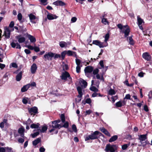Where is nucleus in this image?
Masks as SVG:
<instances>
[{
	"label": "nucleus",
	"instance_id": "obj_1",
	"mask_svg": "<svg viewBox=\"0 0 152 152\" xmlns=\"http://www.w3.org/2000/svg\"><path fill=\"white\" fill-rule=\"evenodd\" d=\"M101 133L98 131H95L93 133L91 134L88 136L86 137L85 138L86 141L89 140H93L97 139L99 137V134Z\"/></svg>",
	"mask_w": 152,
	"mask_h": 152
},
{
	"label": "nucleus",
	"instance_id": "obj_2",
	"mask_svg": "<svg viewBox=\"0 0 152 152\" xmlns=\"http://www.w3.org/2000/svg\"><path fill=\"white\" fill-rule=\"evenodd\" d=\"M60 77L62 80L65 81L67 80L69 84H70L72 82V78L69 73L66 71L62 72Z\"/></svg>",
	"mask_w": 152,
	"mask_h": 152
},
{
	"label": "nucleus",
	"instance_id": "obj_3",
	"mask_svg": "<svg viewBox=\"0 0 152 152\" xmlns=\"http://www.w3.org/2000/svg\"><path fill=\"white\" fill-rule=\"evenodd\" d=\"M117 149V147L115 145H110V144L106 145L104 150L106 151H110V152H114Z\"/></svg>",
	"mask_w": 152,
	"mask_h": 152
},
{
	"label": "nucleus",
	"instance_id": "obj_4",
	"mask_svg": "<svg viewBox=\"0 0 152 152\" xmlns=\"http://www.w3.org/2000/svg\"><path fill=\"white\" fill-rule=\"evenodd\" d=\"M14 30V28L10 29L9 28L5 27L4 28V33L3 36H4L5 38L7 39H9L10 37V32L13 31Z\"/></svg>",
	"mask_w": 152,
	"mask_h": 152
},
{
	"label": "nucleus",
	"instance_id": "obj_5",
	"mask_svg": "<svg viewBox=\"0 0 152 152\" xmlns=\"http://www.w3.org/2000/svg\"><path fill=\"white\" fill-rule=\"evenodd\" d=\"M147 134L140 135H139V140L141 144L143 145L144 146L147 144L146 141L143 142L147 139Z\"/></svg>",
	"mask_w": 152,
	"mask_h": 152
},
{
	"label": "nucleus",
	"instance_id": "obj_6",
	"mask_svg": "<svg viewBox=\"0 0 152 152\" xmlns=\"http://www.w3.org/2000/svg\"><path fill=\"white\" fill-rule=\"evenodd\" d=\"M61 118L62 123H64V124L63 125L61 124L60 128L64 127L66 128H68L69 127V123L67 121L65 122V116L64 114H61Z\"/></svg>",
	"mask_w": 152,
	"mask_h": 152
},
{
	"label": "nucleus",
	"instance_id": "obj_7",
	"mask_svg": "<svg viewBox=\"0 0 152 152\" xmlns=\"http://www.w3.org/2000/svg\"><path fill=\"white\" fill-rule=\"evenodd\" d=\"M28 111L31 115L34 116L36 114L38 113V108L36 107H34L28 109Z\"/></svg>",
	"mask_w": 152,
	"mask_h": 152
},
{
	"label": "nucleus",
	"instance_id": "obj_8",
	"mask_svg": "<svg viewBox=\"0 0 152 152\" xmlns=\"http://www.w3.org/2000/svg\"><path fill=\"white\" fill-rule=\"evenodd\" d=\"M77 90L78 93V95L77 96V97L79 98V99L77 100L76 99V100L77 102L79 103L81 100V98L83 94L82 92V88L80 87H77Z\"/></svg>",
	"mask_w": 152,
	"mask_h": 152
},
{
	"label": "nucleus",
	"instance_id": "obj_9",
	"mask_svg": "<svg viewBox=\"0 0 152 152\" xmlns=\"http://www.w3.org/2000/svg\"><path fill=\"white\" fill-rule=\"evenodd\" d=\"M93 44L98 46L100 48H103L108 45L107 43H106V44H104V42H101L97 40L93 41Z\"/></svg>",
	"mask_w": 152,
	"mask_h": 152
},
{
	"label": "nucleus",
	"instance_id": "obj_10",
	"mask_svg": "<svg viewBox=\"0 0 152 152\" xmlns=\"http://www.w3.org/2000/svg\"><path fill=\"white\" fill-rule=\"evenodd\" d=\"M52 124H53L52 125V127H53V128L49 130V132H52L54 131L55 129L58 128L60 129V126H61V124H58L57 123H56V121H52Z\"/></svg>",
	"mask_w": 152,
	"mask_h": 152
},
{
	"label": "nucleus",
	"instance_id": "obj_11",
	"mask_svg": "<svg viewBox=\"0 0 152 152\" xmlns=\"http://www.w3.org/2000/svg\"><path fill=\"white\" fill-rule=\"evenodd\" d=\"M124 29L121 31V32L124 34V37H127L129 35L130 32V29L127 25L124 26Z\"/></svg>",
	"mask_w": 152,
	"mask_h": 152
},
{
	"label": "nucleus",
	"instance_id": "obj_12",
	"mask_svg": "<svg viewBox=\"0 0 152 152\" xmlns=\"http://www.w3.org/2000/svg\"><path fill=\"white\" fill-rule=\"evenodd\" d=\"M55 53L51 52H48V53L45 54L44 56V57L45 59H47L48 60H52V58L54 56Z\"/></svg>",
	"mask_w": 152,
	"mask_h": 152
},
{
	"label": "nucleus",
	"instance_id": "obj_13",
	"mask_svg": "<svg viewBox=\"0 0 152 152\" xmlns=\"http://www.w3.org/2000/svg\"><path fill=\"white\" fill-rule=\"evenodd\" d=\"M15 38L18 39V42L20 43L24 42L26 40V38L24 37H22L21 35L16 36Z\"/></svg>",
	"mask_w": 152,
	"mask_h": 152
},
{
	"label": "nucleus",
	"instance_id": "obj_14",
	"mask_svg": "<svg viewBox=\"0 0 152 152\" xmlns=\"http://www.w3.org/2000/svg\"><path fill=\"white\" fill-rule=\"evenodd\" d=\"M142 56L143 58L146 60L147 61H149L150 60L151 57L149 53L147 52L144 53L142 55Z\"/></svg>",
	"mask_w": 152,
	"mask_h": 152
},
{
	"label": "nucleus",
	"instance_id": "obj_15",
	"mask_svg": "<svg viewBox=\"0 0 152 152\" xmlns=\"http://www.w3.org/2000/svg\"><path fill=\"white\" fill-rule=\"evenodd\" d=\"M28 39L31 43H34L36 42V40L35 38L33 36L30 34H28V33H26Z\"/></svg>",
	"mask_w": 152,
	"mask_h": 152
},
{
	"label": "nucleus",
	"instance_id": "obj_16",
	"mask_svg": "<svg viewBox=\"0 0 152 152\" xmlns=\"http://www.w3.org/2000/svg\"><path fill=\"white\" fill-rule=\"evenodd\" d=\"M71 43L68 42H65L64 41L60 42L59 43L60 46L62 48L64 47H66L68 45H69Z\"/></svg>",
	"mask_w": 152,
	"mask_h": 152
},
{
	"label": "nucleus",
	"instance_id": "obj_17",
	"mask_svg": "<svg viewBox=\"0 0 152 152\" xmlns=\"http://www.w3.org/2000/svg\"><path fill=\"white\" fill-rule=\"evenodd\" d=\"M37 65L35 64H33L31 66V71L32 74H34L35 73L37 69Z\"/></svg>",
	"mask_w": 152,
	"mask_h": 152
},
{
	"label": "nucleus",
	"instance_id": "obj_18",
	"mask_svg": "<svg viewBox=\"0 0 152 152\" xmlns=\"http://www.w3.org/2000/svg\"><path fill=\"white\" fill-rule=\"evenodd\" d=\"M93 70V68L90 66H88L85 67L84 69V71L85 74H86L87 73H91L92 72Z\"/></svg>",
	"mask_w": 152,
	"mask_h": 152
},
{
	"label": "nucleus",
	"instance_id": "obj_19",
	"mask_svg": "<svg viewBox=\"0 0 152 152\" xmlns=\"http://www.w3.org/2000/svg\"><path fill=\"white\" fill-rule=\"evenodd\" d=\"M53 4L56 6H63L65 5V3L63 1L60 0H57L54 2Z\"/></svg>",
	"mask_w": 152,
	"mask_h": 152
},
{
	"label": "nucleus",
	"instance_id": "obj_20",
	"mask_svg": "<svg viewBox=\"0 0 152 152\" xmlns=\"http://www.w3.org/2000/svg\"><path fill=\"white\" fill-rule=\"evenodd\" d=\"M29 17L31 22L33 23H36V22L34 21V20L37 18L35 16L31 13L29 15Z\"/></svg>",
	"mask_w": 152,
	"mask_h": 152
},
{
	"label": "nucleus",
	"instance_id": "obj_21",
	"mask_svg": "<svg viewBox=\"0 0 152 152\" xmlns=\"http://www.w3.org/2000/svg\"><path fill=\"white\" fill-rule=\"evenodd\" d=\"M47 18L49 20H52L56 19L58 18V16L56 15L50 13H49L47 15Z\"/></svg>",
	"mask_w": 152,
	"mask_h": 152
},
{
	"label": "nucleus",
	"instance_id": "obj_22",
	"mask_svg": "<svg viewBox=\"0 0 152 152\" xmlns=\"http://www.w3.org/2000/svg\"><path fill=\"white\" fill-rule=\"evenodd\" d=\"M24 128L23 127L19 128L18 130V133L20 134L21 137L23 138L24 137Z\"/></svg>",
	"mask_w": 152,
	"mask_h": 152
},
{
	"label": "nucleus",
	"instance_id": "obj_23",
	"mask_svg": "<svg viewBox=\"0 0 152 152\" xmlns=\"http://www.w3.org/2000/svg\"><path fill=\"white\" fill-rule=\"evenodd\" d=\"M137 23L138 26L141 25L142 23H144L143 20L141 19L140 16L138 15L137 17Z\"/></svg>",
	"mask_w": 152,
	"mask_h": 152
},
{
	"label": "nucleus",
	"instance_id": "obj_24",
	"mask_svg": "<svg viewBox=\"0 0 152 152\" xmlns=\"http://www.w3.org/2000/svg\"><path fill=\"white\" fill-rule=\"evenodd\" d=\"M99 129L102 132L104 133L106 135L110 136V134L109 132L104 127L100 128Z\"/></svg>",
	"mask_w": 152,
	"mask_h": 152
},
{
	"label": "nucleus",
	"instance_id": "obj_25",
	"mask_svg": "<svg viewBox=\"0 0 152 152\" xmlns=\"http://www.w3.org/2000/svg\"><path fill=\"white\" fill-rule=\"evenodd\" d=\"M30 87V84H28L24 86L21 89L22 92H24L27 91Z\"/></svg>",
	"mask_w": 152,
	"mask_h": 152
},
{
	"label": "nucleus",
	"instance_id": "obj_26",
	"mask_svg": "<svg viewBox=\"0 0 152 152\" xmlns=\"http://www.w3.org/2000/svg\"><path fill=\"white\" fill-rule=\"evenodd\" d=\"M22 71H20L19 72V73L17 75L16 77V80L18 81H20L22 77Z\"/></svg>",
	"mask_w": 152,
	"mask_h": 152
},
{
	"label": "nucleus",
	"instance_id": "obj_27",
	"mask_svg": "<svg viewBox=\"0 0 152 152\" xmlns=\"http://www.w3.org/2000/svg\"><path fill=\"white\" fill-rule=\"evenodd\" d=\"M66 54L68 56H75L76 55L75 52L70 50L66 51Z\"/></svg>",
	"mask_w": 152,
	"mask_h": 152
},
{
	"label": "nucleus",
	"instance_id": "obj_28",
	"mask_svg": "<svg viewBox=\"0 0 152 152\" xmlns=\"http://www.w3.org/2000/svg\"><path fill=\"white\" fill-rule=\"evenodd\" d=\"M20 28L19 29V30L16 31V32L18 33L23 32H25L27 31V29L26 28H24L23 26L20 27Z\"/></svg>",
	"mask_w": 152,
	"mask_h": 152
},
{
	"label": "nucleus",
	"instance_id": "obj_29",
	"mask_svg": "<svg viewBox=\"0 0 152 152\" xmlns=\"http://www.w3.org/2000/svg\"><path fill=\"white\" fill-rule=\"evenodd\" d=\"M48 126H44L42 127L41 129H38L37 130L40 131L42 132H45L47 130Z\"/></svg>",
	"mask_w": 152,
	"mask_h": 152
},
{
	"label": "nucleus",
	"instance_id": "obj_30",
	"mask_svg": "<svg viewBox=\"0 0 152 152\" xmlns=\"http://www.w3.org/2000/svg\"><path fill=\"white\" fill-rule=\"evenodd\" d=\"M41 141V139L38 138L33 141L32 143L34 145L36 146Z\"/></svg>",
	"mask_w": 152,
	"mask_h": 152
},
{
	"label": "nucleus",
	"instance_id": "obj_31",
	"mask_svg": "<svg viewBox=\"0 0 152 152\" xmlns=\"http://www.w3.org/2000/svg\"><path fill=\"white\" fill-rule=\"evenodd\" d=\"M128 41L130 44L133 45L134 44V42L132 38V37H129L127 38Z\"/></svg>",
	"mask_w": 152,
	"mask_h": 152
},
{
	"label": "nucleus",
	"instance_id": "obj_32",
	"mask_svg": "<svg viewBox=\"0 0 152 152\" xmlns=\"http://www.w3.org/2000/svg\"><path fill=\"white\" fill-rule=\"evenodd\" d=\"M118 138V136L117 135H114L109 140V142H111L114 141L116 140Z\"/></svg>",
	"mask_w": 152,
	"mask_h": 152
},
{
	"label": "nucleus",
	"instance_id": "obj_33",
	"mask_svg": "<svg viewBox=\"0 0 152 152\" xmlns=\"http://www.w3.org/2000/svg\"><path fill=\"white\" fill-rule=\"evenodd\" d=\"M39 125L40 124L39 123H37V124H33L31 125L30 127L32 129L38 128Z\"/></svg>",
	"mask_w": 152,
	"mask_h": 152
},
{
	"label": "nucleus",
	"instance_id": "obj_34",
	"mask_svg": "<svg viewBox=\"0 0 152 152\" xmlns=\"http://www.w3.org/2000/svg\"><path fill=\"white\" fill-rule=\"evenodd\" d=\"M90 89L92 91L96 92L99 91L98 89L94 86H92L90 88Z\"/></svg>",
	"mask_w": 152,
	"mask_h": 152
},
{
	"label": "nucleus",
	"instance_id": "obj_35",
	"mask_svg": "<svg viewBox=\"0 0 152 152\" xmlns=\"http://www.w3.org/2000/svg\"><path fill=\"white\" fill-rule=\"evenodd\" d=\"M29 99L28 97H25L23 98L22 99V102L24 104H26L28 102Z\"/></svg>",
	"mask_w": 152,
	"mask_h": 152
},
{
	"label": "nucleus",
	"instance_id": "obj_36",
	"mask_svg": "<svg viewBox=\"0 0 152 152\" xmlns=\"http://www.w3.org/2000/svg\"><path fill=\"white\" fill-rule=\"evenodd\" d=\"M109 35L108 34H106L105 36L104 42V44H106L107 43V41L109 39Z\"/></svg>",
	"mask_w": 152,
	"mask_h": 152
},
{
	"label": "nucleus",
	"instance_id": "obj_37",
	"mask_svg": "<svg viewBox=\"0 0 152 152\" xmlns=\"http://www.w3.org/2000/svg\"><path fill=\"white\" fill-rule=\"evenodd\" d=\"M102 22L105 25L109 24V22L107 21V19L104 18H102Z\"/></svg>",
	"mask_w": 152,
	"mask_h": 152
},
{
	"label": "nucleus",
	"instance_id": "obj_38",
	"mask_svg": "<svg viewBox=\"0 0 152 152\" xmlns=\"http://www.w3.org/2000/svg\"><path fill=\"white\" fill-rule=\"evenodd\" d=\"M130 145V143L128 144H125L122 146V149L123 150H125L127 149L128 147Z\"/></svg>",
	"mask_w": 152,
	"mask_h": 152
},
{
	"label": "nucleus",
	"instance_id": "obj_39",
	"mask_svg": "<svg viewBox=\"0 0 152 152\" xmlns=\"http://www.w3.org/2000/svg\"><path fill=\"white\" fill-rule=\"evenodd\" d=\"M115 91L112 89H110L109 91L108 94L110 95H113L115 94Z\"/></svg>",
	"mask_w": 152,
	"mask_h": 152
},
{
	"label": "nucleus",
	"instance_id": "obj_40",
	"mask_svg": "<svg viewBox=\"0 0 152 152\" xmlns=\"http://www.w3.org/2000/svg\"><path fill=\"white\" fill-rule=\"evenodd\" d=\"M14 25V23L13 21H12L10 23L9 26L7 28H9L10 29L12 28H13Z\"/></svg>",
	"mask_w": 152,
	"mask_h": 152
},
{
	"label": "nucleus",
	"instance_id": "obj_41",
	"mask_svg": "<svg viewBox=\"0 0 152 152\" xmlns=\"http://www.w3.org/2000/svg\"><path fill=\"white\" fill-rule=\"evenodd\" d=\"M121 101H119L115 103V106L117 107H120L122 106Z\"/></svg>",
	"mask_w": 152,
	"mask_h": 152
},
{
	"label": "nucleus",
	"instance_id": "obj_42",
	"mask_svg": "<svg viewBox=\"0 0 152 152\" xmlns=\"http://www.w3.org/2000/svg\"><path fill=\"white\" fill-rule=\"evenodd\" d=\"M81 83L82 85H83L84 88H85L86 87L87 85V82L84 80H82L81 81Z\"/></svg>",
	"mask_w": 152,
	"mask_h": 152
},
{
	"label": "nucleus",
	"instance_id": "obj_43",
	"mask_svg": "<svg viewBox=\"0 0 152 152\" xmlns=\"http://www.w3.org/2000/svg\"><path fill=\"white\" fill-rule=\"evenodd\" d=\"M66 54V51H64L62 52L61 53V56L62 59H64V58L65 55Z\"/></svg>",
	"mask_w": 152,
	"mask_h": 152
},
{
	"label": "nucleus",
	"instance_id": "obj_44",
	"mask_svg": "<svg viewBox=\"0 0 152 152\" xmlns=\"http://www.w3.org/2000/svg\"><path fill=\"white\" fill-rule=\"evenodd\" d=\"M39 134V132H37L31 134L32 137L33 138H35Z\"/></svg>",
	"mask_w": 152,
	"mask_h": 152
},
{
	"label": "nucleus",
	"instance_id": "obj_45",
	"mask_svg": "<svg viewBox=\"0 0 152 152\" xmlns=\"http://www.w3.org/2000/svg\"><path fill=\"white\" fill-rule=\"evenodd\" d=\"M22 16L21 13H19L18 15V20L20 21L22 19Z\"/></svg>",
	"mask_w": 152,
	"mask_h": 152
},
{
	"label": "nucleus",
	"instance_id": "obj_46",
	"mask_svg": "<svg viewBox=\"0 0 152 152\" xmlns=\"http://www.w3.org/2000/svg\"><path fill=\"white\" fill-rule=\"evenodd\" d=\"M117 26L119 29L121 30V31L123 30L124 28V26H122V25L121 24H118L117 25Z\"/></svg>",
	"mask_w": 152,
	"mask_h": 152
},
{
	"label": "nucleus",
	"instance_id": "obj_47",
	"mask_svg": "<svg viewBox=\"0 0 152 152\" xmlns=\"http://www.w3.org/2000/svg\"><path fill=\"white\" fill-rule=\"evenodd\" d=\"M72 129L74 132H77V127L75 124H73L72 125Z\"/></svg>",
	"mask_w": 152,
	"mask_h": 152
},
{
	"label": "nucleus",
	"instance_id": "obj_48",
	"mask_svg": "<svg viewBox=\"0 0 152 152\" xmlns=\"http://www.w3.org/2000/svg\"><path fill=\"white\" fill-rule=\"evenodd\" d=\"M77 66H79L81 63V61L78 59H76L75 60Z\"/></svg>",
	"mask_w": 152,
	"mask_h": 152
},
{
	"label": "nucleus",
	"instance_id": "obj_49",
	"mask_svg": "<svg viewBox=\"0 0 152 152\" xmlns=\"http://www.w3.org/2000/svg\"><path fill=\"white\" fill-rule=\"evenodd\" d=\"M118 96L116 95L115 96H113L112 97V101L113 103H114L115 101V100L117 99L118 98Z\"/></svg>",
	"mask_w": 152,
	"mask_h": 152
},
{
	"label": "nucleus",
	"instance_id": "obj_50",
	"mask_svg": "<svg viewBox=\"0 0 152 152\" xmlns=\"http://www.w3.org/2000/svg\"><path fill=\"white\" fill-rule=\"evenodd\" d=\"M6 152H13L12 151V149L11 148H9L7 147L6 148Z\"/></svg>",
	"mask_w": 152,
	"mask_h": 152
},
{
	"label": "nucleus",
	"instance_id": "obj_51",
	"mask_svg": "<svg viewBox=\"0 0 152 152\" xmlns=\"http://www.w3.org/2000/svg\"><path fill=\"white\" fill-rule=\"evenodd\" d=\"M99 69H94L93 71V74L94 75H97V74H98V73L99 72Z\"/></svg>",
	"mask_w": 152,
	"mask_h": 152
},
{
	"label": "nucleus",
	"instance_id": "obj_52",
	"mask_svg": "<svg viewBox=\"0 0 152 152\" xmlns=\"http://www.w3.org/2000/svg\"><path fill=\"white\" fill-rule=\"evenodd\" d=\"M80 67L79 66H77L76 67V72L77 73H79L80 72Z\"/></svg>",
	"mask_w": 152,
	"mask_h": 152
},
{
	"label": "nucleus",
	"instance_id": "obj_53",
	"mask_svg": "<svg viewBox=\"0 0 152 152\" xmlns=\"http://www.w3.org/2000/svg\"><path fill=\"white\" fill-rule=\"evenodd\" d=\"M99 64L101 66V68H104V62L102 60L101 61L99 62Z\"/></svg>",
	"mask_w": 152,
	"mask_h": 152
},
{
	"label": "nucleus",
	"instance_id": "obj_54",
	"mask_svg": "<svg viewBox=\"0 0 152 152\" xmlns=\"http://www.w3.org/2000/svg\"><path fill=\"white\" fill-rule=\"evenodd\" d=\"M31 123V121L30 118H28L27 121L26 122V125H29Z\"/></svg>",
	"mask_w": 152,
	"mask_h": 152
},
{
	"label": "nucleus",
	"instance_id": "obj_55",
	"mask_svg": "<svg viewBox=\"0 0 152 152\" xmlns=\"http://www.w3.org/2000/svg\"><path fill=\"white\" fill-rule=\"evenodd\" d=\"M24 141V139L23 138H20L18 139V142L20 143H23Z\"/></svg>",
	"mask_w": 152,
	"mask_h": 152
},
{
	"label": "nucleus",
	"instance_id": "obj_56",
	"mask_svg": "<svg viewBox=\"0 0 152 152\" xmlns=\"http://www.w3.org/2000/svg\"><path fill=\"white\" fill-rule=\"evenodd\" d=\"M77 20V18L75 17H73L71 19V21L72 23H74Z\"/></svg>",
	"mask_w": 152,
	"mask_h": 152
},
{
	"label": "nucleus",
	"instance_id": "obj_57",
	"mask_svg": "<svg viewBox=\"0 0 152 152\" xmlns=\"http://www.w3.org/2000/svg\"><path fill=\"white\" fill-rule=\"evenodd\" d=\"M34 51L36 52H39V47L37 46H35L34 48Z\"/></svg>",
	"mask_w": 152,
	"mask_h": 152
},
{
	"label": "nucleus",
	"instance_id": "obj_58",
	"mask_svg": "<svg viewBox=\"0 0 152 152\" xmlns=\"http://www.w3.org/2000/svg\"><path fill=\"white\" fill-rule=\"evenodd\" d=\"M86 103L88 104H91V100L90 98L87 99L86 100Z\"/></svg>",
	"mask_w": 152,
	"mask_h": 152
},
{
	"label": "nucleus",
	"instance_id": "obj_59",
	"mask_svg": "<svg viewBox=\"0 0 152 152\" xmlns=\"http://www.w3.org/2000/svg\"><path fill=\"white\" fill-rule=\"evenodd\" d=\"M53 57H54V58L56 59L58 58H60L61 55L59 54H55V53L54 56Z\"/></svg>",
	"mask_w": 152,
	"mask_h": 152
},
{
	"label": "nucleus",
	"instance_id": "obj_60",
	"mask_svg": "<svg viewBox=\"0 0 152 152\" xmlns=\"http://www.w3.org/2000/svg\"><path fill=\"white\" fill-rule=\"evenodd\" d=\"M40 152H44L45 151V149L43 147H41L39 149Z\"/></svg>",
	"mask_w": 152,
	"mask_h": 152
},
{
	"label": "nucleus",
	"instance_id": "obj_61",
	"mask_svg": "<svg viewBox=\"0 0 152 152\" xmlns=\"http://www.w3.org/2000/svg\"><path fill=\"white\" fill-rule=\"evenodd\" d=\"M124 99H130V95L129 94H126V96Z\"/></svg>",
	"mask_w": 152,
	"mask_h": 152
},
{
	"label": "nucleus",
	"instance_id": "obj_62",
	"mask_svg": "<svg viewBox=\"0 0 152 152\" xmlns=\"http://www.w3.org/2000/svg\"><path fill=\"white\" fill-rule=\"evenodd\" d=\"M17 45V43H15L13 42H12L11 43V45L13 48H15L16 47Z\"/></svg>",
	"mask_w": 152,
	"mask_h": 152
},
{
	"label": "nucleus",
	"instance_id": "obj_63",
	"mask_svg": "<svg viewBox=\"0 0 152 152\" xmlns=\"http://www.w3.org/2000/svg\"><path fill=\"white\" fill-rule=\"evenodd\" d=\"M26 47L29 49H30L31 50H33L34 49V47L31 45H27Z\"/></svg>",
	"mask_w": 152,
	"mask_h": 152
},
{
	"label": "nucleus",
	"instance_id": "obj_64",
	"mask_svg": "<svg viewBox=\"0 0 152 152\" xmlns=\"http://www.w3.org/2000/svg\"><path fill=\"white\" fill-rule=\"evenodd\" d=\"M5 149L3 147L0 148V152H5Z\"/></svg>",
	"mask_w": 152,
	"mask_h": 152
}]
</instances>
